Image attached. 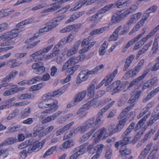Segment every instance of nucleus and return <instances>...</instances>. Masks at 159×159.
<instances>
[{"mask_svg":"<svg viewBox=\"0 0 159 159\" xmlns=\"http://www.w3.org/2000/svg\"><path fill=\"white\" fill-rule=\"evenodd\" d=\"M135 20L134 16L132 15L130 19L123 25L122 30L119 32V35H122L126 34L129 31L130 26L134 23Z\"/></svg>","mask_w":159,"mask_h":159,"instance_id":"obj_9","label":"nucleus"},{"mask_svg":"<svg viewBox=\"0 0 159 159\" xmlns=\"http://www.w3.org/2000/svg\"><path fill=\"white\" fill-rule=\"evenodd\" d=\"M17 139L13 137H10L6 139L1 143V145L3 146L10 145L13 144L16 142Z\"/></svg>","mask_w":159,"mask_h":159,"instance_id":"obj_26","label":"nucleus"},{"mask_svg":"<svg viewBox=\"0 0 159 159\" xmlns=\"http://www.w3.org/2000/svg\"><path fill=\"white\" fill-rule=\"evenodd\" d=\"M43 129V125L41 124H39L34 128L33 130L34 133H39L42 131Z\"/></svg>","mask_w":159,"mask_h":159,"instance_id":"obj_48","label":"nucleus"},{"mask_svg":"<svg viewBox=\"0 0 159 159\" xmlns=\"http://www.w3.org/2000/svg\"><path fill=\"white\" fill-rule=\"evenodd\" d=\"M106 29V27H103L98 29H95L92 31L90 34V35L93 36L94 35L100 34L103 32Z\"/></svg>","mask_w":159,"mask_h":159,"instance_id":"obj_31","label":"nucleus"},{"mask_svg":"<svg viewBox=\"0 0 159 159\" xmlns=\"http://www.w3.org/2000/svg\"><path fill=\"white\" fill-rule=\"evenodd\" d=\"M18 29H15L12 30L7 34H4L0 36V41L2 40L3 41L11 40L17 37L18 35Z\"/></svg>","mask_w":159,"mask_h":159,"instance_id":"obj_8","label":"nucleus"},{"mask_svg":"<svg viewBox=\"0 0 159 159\" xmlns=\"http://www.w3.org/2000/svg\"><path fill=\"white\" fill-rule=\"evenodd\" d=\"M157 120L153 116L151 117V118L147 122V126H151Z\"/></svg>","mask_w":159,"mask_h":159,"instance_id":"obj_64","label":"nucleus"},{"mask_svg":"<svg viewBox=\"0 0 159 159\" xmlns=\"http://www.w3.org/2000/svg\"><path fill=\"white\" fill-rule=\"evenodd\" d=\"M53 52L49 55H48V59H50L56 56L59 53L60 51L59 47L55 48V46L53 49Z\"/></svg>","mask_w":159,"mask_h":159,"instance_id":"obj_42","label":"nucleus"},{"mask_svg":"<svg viewBox=\"0 0 159 159\" xmlns=\"http://www.w3.org/2000/svg\"><path fill=\"white\" fill-rule=\"evenodd\" d=\"M31 144V142L30 140H28L25 142L22 143L20 145L18 146V148L20 149L24 148L27 147L28 145H30Z\"/></svg>","mask_w":159,"mask_h":159,"instance_id":"obj_51","label":"nucleus"},{"mask_svg":"<svg viewBox=\"0 0 159 159\" xmlns=\"http://www.w3.org/2000/svg\"><path fill=\"white\" fill-rule=\"evenodd\" d=\"M31 95L30 94L25 93L20 95L19 96V98L20 99L24 100L27 98H30Z\"/></svg>","mask_w":159,"mask_h":159,"instance_id":"obj_62","label":"nucleus"},{"mask_svg":"<svg viewBox=\"0 0 159 159\" xmlns=\"http://www.w3.org/2000/svg\"><path fill=\"white\" fill-rule=\"evenodd\" d=\"M125 146H122L121 147L120 150V155L122 156L128 155L131 152V150L128 148H125Z\"/></svg>","mask_w":159,"mask_h":159,"instance_id":"obj_35","label":"nucleus"},{"mask_svg":"<svg viewBox=\"0 0 159 159\" xmlns=\"http://www.w3.org/2000/svg\"><path fill=\"white\" fill-rule=\"evenodd\" d=\"M16 91L14 88L11 89L9 90L6 91L3 93V95L4 96H8L16 93Z\"/></svg>","mask_w":159,"mask_h":159,"instance_id":"obj_52","label":"nucleus"},{"mask_svg":"<svg viewBox=\"0 0 159 159\" xmlns=\"http://www.w3.org/2000/svg\"><path fill=\"white\" fill-rule=\"evenodd\" d=\"M51 94L46 93L42 97V101L39 102V107L40 108L44 109L52 108L56 111L58 107L57 100L52 98Z\"/></svg>","mask_w":159,"mask_h":159,"instance_id":"obj_2","label":"nucleus"},{"mask_svg":"<svg viewBox=\"0 0 159 159\" xmlns=\"http://www.w3.org/2000/svg\"><path fill=\"white\" fill-rule=\"evenodd\" d=\"M95 129H93L90 132L83 135L80 138L81 141L83 142L87 140L91 136L92 134L95 132Z\"/></svg>","mask_w":159,"mask_h":159,"instance_id":"obj_37","label":"nucleus"},{"mask_svg":"<svg viewBox=\"0 0 159 159\" xmlns=\"http://www.w3.org/2000/svg\"><path fill=\"white\" fill-rule=\"evenodd\" d=\"M63 91L62 89H59L57 91L53 92L52 93H47L51 94V96L52 97L55 96L61 95L64 92Z\"/></svg>","mask_w":159,"mask_h":159,"instance_id":"obj_45","label":"nucleus"},{"mask_svg":"<svg viewBox=\"0 0 159 159\" xmlns=\"http://www.w3.org/2000/svg\"><path fill=\"white\" fill-rule=\"evenodd\" d=\"M86 146L85 144L74 149L71 152L72 155L69 159H76L80 155L83 154L85 152V148Z\"/></svg>","mask_w":159,"mask_h":159,"instance_id":"obj_7","label":"nucleus"},{"mask_svg":"<svg viewBox=\"0 0 159 159\" xmlns=\"http://www.w3.org/2000/svg\"><path fill=\"white\" fill-rule=\"evenodd\" d=\"M157 8L158 7L157 5H153L150 7L148 10H146L144 15V16H145V18L144 19L145 20H147L148 18L149 17V14L150 13L155 12L156 11Z\"/></svg>","mask_w":159,"mask_h":159,"instance_id":"obj_22","label":"nucleus"},{"mask_svg":"<svg viewBox=\"0 0 159 159\" xmlns=\"http://www.w3.org/2000/svg\"><path fill=\"white\" fill-rule=\"evenodd\" d=\"M109 109V104H108L100 110L97 114V116L101 119L103 117V114Z\"/></svg>","mask_w":159,"mask_h":159,"instance_id":"obj_36","label":"nucleus"},{"mask_svg":"<svg viewBox=\"0 0 159 159\" xmlns=\"http://www.w3.org/2000/svg\"><path fill=\"white\" fill-rule=\"evenodd\" d=\"M129 0H119L114 4H110V8L117 7L120 8L125 7L128 4H129L130 2Z\"/></svg>","mask_w":159,"mask_h":159,"instance_id":"obj_12","label":"nucleus"},{"mask_svg":"<svg viewBox=\"0 0 159 159\" xmlns=\"http://www.w3.org/2000/svg\"><path fill=\"white\" fill-rule=\"evenodd\" d=\"M92 39V37L90 36L83 41L81 43V46L84 47L80 50V53L87 52L95 44V42H90Z\"/></svg>","mask_w":159,"mask_h":159,"instance_id":"obj_5","label":"nucleus"},{"mask_svg":"<svg viewBox=\"0 0 159 159\" xmlns=\"http://www.w3.org/2000/svg\"><path fill=\"white\" fill-rule=\"evenodd\" d=\"M70 67L74 66L75 63H78V60H77L76 57H72L70 58L66 62Z\"/></svg>","mask_w":159,"mask_h":159,"instance_id":"obj_39","label":"nucleus"},{"mask_svg":"<svg viewBox=\"0 0 159 159\" xmlns=\"http://www.w3.org/2000/svg\"><path fill=\"white\" fill-rule=\"evenodd\" d=\"M47 25L50 30H51L55 27L58 24L53 19L48 22Z\"/></svg>","mask_w":159,"mask_h":159,"instance_id":"obj_49","label":"nucleus"},{"mask_svg":"<svg viewBox=\"0 0 159 159\" xmlns=\"http://www.w3.org/2000/svg\"><path fill=\"white\" fill-rule=\"evenodd\" d=\"M159 30V25L154 28L151 32L148 34V36L150 38L154 35L157 31Z\"/></svg>","mask_w":159,"mask_h":159,"instance_id":"obj_58","label":"nucleus"},{"mask_svg":"<svg viewBox=\"0 0 159 159\" xmlns=\"http://www.w3.org/2000/svg\"><path fill=\"white\" fill-rule=\"evenodd\" d=\"M79 66L77 65L72 67H70L67 70V73L70 75H72L74 72L79 68Z\"/></svg>","mask_w":159,"mask_h":159,"instance_id":"obj_44","label":"nucleus"},{"mask_svg":"<svg viewBox=\"0 0 159 159\" xmlns=\"http://www.w3.org/2000/svg\"><path fill=\"white\" fill-rule=\"evenodd\" d=\"M30 102L26 101H24L23 102H14L13 103V106L15 107L21 106L28 105Z\"/></svg>","mask_w":159,"mask_h":159,"instance_id":"obj_56","label":"nucleus"},{"mask_svg":"<svg viewBox=\"0 0 159 159\" xmlns=\"http://www.w3.org/2000/svg\"><path fill=\"white\" fill-rule=\"evenodd\" d=\"M104 66L102 64L96 67L93 70L90 71L83 70L81 71L77 77L76 83L80 84L89 78V75L97 73L100 70L104 68Z\"/></svg>","mask_w":159,"mask_h":159,"instance_id":"obj_3","label":"nucleus"},{"mask_svg":"<svg viewBox=\"0 0 159 159\" xmlns=\"http://www.w3.org/2000/svg\"><path fill=\"white\" fill-rule=\"evenodd\" d=\"M84 14V11L79 12L75 13L72 14L66 22V23H69L73 21Z\"/></svg>","mask_w":159,"mask_h":159,"instance_id":"obj_20","label":"nucleus"},{"mask_svg":"<svg viewBox=\"0 0 159 159\" xmlns=\"http://www.w3.org/2000/svg\"><path fill=\"white\" fill-rule=\"evenodd\" d=\"M97 102V99L96 98H93L90 101H88L87 103L85 104L86 105V106H87V107H89V109L91 107L93 106L94 107H95L96 106V104Z\"/></svg>","mask_w":159,"mask_h":159,"instance_id":"obj_40","label":"nucleus"},{"mask_svg":"<svg viewBox=\"0 0 159 159\" xmlns=\"http://www.w3.org/2000/svg\"><path fill=\"white\" fill-rule=\"evenodd\" d=\"M109 136L108 133H107L106 129L103 127L101 128L95 132L93 135L94 137H96L95 140V143L102 139L104 140Z\"/></svg>","mask_w":159,"mask_h":159,"instance_id":"obj_6","label":"nucleus"},{"mask_svg":"<svg viewBox=\"0 0 159 159\" xmlns=\"http://www.w3.org/2000/svg\"><path fill=\"white\" fill-rule=\"evenodd\" d=\"M134 58V56L131 55L128 57L123 67V70L126 71L128 68L130 64L133 60Z\"/></svg>","mask_w":159,"mask_h":159,"instance_id":"obj_23","label":"nucleus"},{"mask_svg":"<svg viewBox=\"0 0 159 159\" xmlns=\"http://www.w3.org/2000/svg\"><path fill=\"white\" fill-rule=\"evenodd\" d=\"M108 44V43L105 41L100 47L99 49V53L100 55L102 56L105 54L107 48Z\"/></svg>","mask_w":159,"mask_h":159,"instance_id":"obj_30","label":"nucleus"},{"mask_svg":"<svg viewBox=\"0 0 159 159\" xmlns=\"http://www.w3.org/2000/svg\"><path fill=\"white\" fill-rule=\"evenodd\" d=\"M53 46V45H50L43 49H40L32 54L30 56V57L31 58L27 59L26 63L28 64L33 61L34 57L35 56L48 52L51 49Z\"/></svg>","mask_w":159,"mask_h":159,"instance_id":"obj_4","label":"nucleus"},{"mask_svg":"<svg viewBox=\"0 0 159 159\" xmlns=\"http://www.w3.org/2000/svg\"><path fill=\"white\" fill-rule=\"evenodd\" d=\"M147 118V116H144L140 120H139L136 125L134 129V131H136L140 129L143 125Z\"/></svg>","mask_w":159,"mask_h":159,"instance_id":"obj_29","label":"nucleus"},{"mask_svg":"<svg viewBox=\"0 0 159 159\" xmlns=\"http://www.w3.org/2000/svg\"><path fill=\"white\" fill-rule=\"evenodd\" d=\"M130 10H129L128 9L124 11L123 13L120 14L122 20L131 13V11H130Z\"/></svg>","mask_w":159,"mask_h":159,"instance_id":"obj_63","label":"nucleus"},{"mask_svg":"<svg viewBox=\"0 0 159 159\" xmlns=\"http://www.w3.org/2000/svg\"><path fill=\"white\" fill-rule=\"evenodd\" d=\"M74 145V143L72 140H68L66 141L62 145L61 149L68 148Z\"/></svg>","mask_w":159,"mask_h":159,"instance_id":"obj_34","label":"nucleus"},{"mask_svg":"<svg viewBox=\"0 0 159 159\" xmlns=\"http://www.w3.org/2000/svg\"><path fill=\"white\" fill-rule=\"evenodd\" d=\"M61 5L57 1L50 5V7L48 8L47 10L48 11H52L57 10L61 7Z\"/></svg>","mask_w":159,"mask_h":159,"instance_id":"obj_32","label":"nucleus"},{"mask_svg":"<svg viewBox=\"0 0 159 159\" xmlns=\"http://www.w3.org/2000/svg\"><path fill=\"white\" fill-rule=\"evenodd\" d=\"M47 25L50 30H51L55 27L58 24L53 19L48 22Z\"/></svg>","mask_w":159,"mask_h":159,"instance_id":"obj_50","label":"nucleus"},{"mask_svg":"<svg viewBox=\"0 0 159 159\" xmlns=\"http://www.w3.org/2000/svg\"><path fill=\"white\" fill-rule=\"evenodd\" d=\"M61 111H58L57 112L53 114L52 115L48 116L42 120L43 124H46L55 120L62 113Z\"/></svg>","mask_w":159,"mask_h":159,"instance_id":"obj_15","label":"nucleus"},{"mask_svg":"<svg viewBox=\"0 0 159 159\" xmlns=\"http://www.w3.org/2000/svg\"><path fill=\"white\" fill-rule=\"evenodd\" d=\"M123 87V84L120 83V81L117 80L110 85V89L113 90L114 92L116 93L121 90Z\"/></svg>","mask_w":159,"mask_h":159,"instance_id":"obj_13","label":"nucleus"},{"mask_svg":"<svg viewBox=\"0 0 159 159\" xmlns=\"http://www.w3.org/2000/svg\"><path fill=\"white\" fill-rule=\"evenodd\" d=\"M158 37L155 38L152 48L149 52V56L150 57L155 56L158 51Z\"/></svg>","mask_w":159,"mask_h":159,"instance_id":"obj_11","label":"nucleus"},{"mask_svg":"<svg viewBox=\"0 0 159 159\" xmlns=\"http://www.w3.org/2000/svg\"><path fill=\"white\" fill-rule=\"evenodd\" d=\"M120 14L115 13L111 16L110 25H112L119 22L122 20Z\"/></svg>","mask_w":159,"mask_h":159,"instance_id":"obj_16","label":"nucleus"},{"mask_svg":"<svg viewBox=\"0 0 159 159\" xmlns=\"http://www.w3.org/2000/svg\"><path fill=\"white\" fill-rule=\"evenodd\" d=\"M95 85L92 84H90L88 89V94L90 96L93 97L95 93Z\"/></svg>","mask_w":159,"mask_h":159,"instance_id":"obj_38","label":"nucleus"},{"mask_svg":"<svg viewBox=\"0 0 159 159\" xmlns=\"http://www.w3.org/2000/svg\"><path fill=\"white\" fill-rule=\"evenodd\" d=\"M101 119L97 116L96 119L94 117H92L88 119L84 124L83 126H80L74 129L71 130L70 135L71 136L74 134H76L78 132L82 134L87 131L91 127H94L100 122Z\"/></svg>","mask_w":159,"mask_h":159,"instance_id":"obj_1","label":"nucleus"},{"mask_svg":"<svg viewBox=\"0 0 159 159\" xmlns=\"http://www.w3.org/2000/svg\"><path fill=\"white\" fill-rule=\"evenodd\" d=\"M104 84L106 86L109 85V76H107L105 77L103 80L97 85L96 89H99Z\"/></svg>","mask_w":159,"mask_h":159,"instance_id":"obj_28","label":"nucleus"},{"mask_svg":"<svg viewBox=\"0 0 159 159\" xmlns=\"http://www.w3.org/2000/svg\"><path fill=\"white\" fill-rule=\"evenodd\" d=\"M155 131L156 130L153 129L152 128L150 129L146 134L143 138V139L145 140H146L149 138H150L152 135H153Z\"/></svg>","mask_w":159,"mask_h":159,"instance_id":"obj_41","label":"nucleus"},{"mask_svg":"<svg viewBox=\"0 0 159 159\" xmlns=\"http://www.w3.org/2000/svg\"><path fill=\"white\" fill-rule=\"evenodd\" d=\"M157 84V80L152 79L148 80L145 83L143 86L142 89L145 90L148 88H151L153 86H155Z\"/></svg>","mask_w":159,"mask_h":159,"instance_id":"obj_17","label":"nucleus"},{"mask_svg":"<svg viewBox=\"0 0 159 159\" xmlns=\"http://www.w3.org/2000/svg\"><path fill=\"white\" fill-rule=\"evenodd\" d=\"M144 62V61L143 59L141 60L138 63L137 66L134 68L137 73H138L140 69L142 67Z\"/></svg>","mask_w":159,"mask_h":159,"instance_id":"obj_53","label":"nucleus"},{"mask_svg":"<svg viewBox=\"0 0 159 159\" xmlns=\"http://www.w3.org/2000/svg\"><path fill=\"white\" fill-rule=\"evenodd\" d=\"M18 72L17 71L13 70L9 74L2 80V81L6 82L9 81L12 79L17 74Z\"/></svg>","mask_w":159,"mask_h":159,"instance_id":"obj_24","label":"nucleus"},{"mask_svg":"<svg viewBox=\"0 0 159 159\" xmlns=\"http://www.w3.org/2000/svg\"><path fill=\"white\" fill-rule=\"evenodd\" d=\"M87 107L85 104L84 105L79 109L77 112V114H79L82 113H85V111L89 109V107Z\"/></svg>","mask_w":159,"mask_h":159,"instance_id":"obj_61","label":"nucleus"},{"mask_svg":"<svg viewBox=\"0 0 159 159\" xmlns=\"http://www.w3.org/2000/svg\"><path fill=\"white\" fill-rule=\"evenodd\" d=\"M159 92V87H158L156 89L152 91L143 100V102L145 103L147 102L149 99L152 98L154 96L157 94Z\"/></svg>","mask_w":159,"mask_h":159,"instance_id":"obj_19","label":"nucleus"},{"mask_svg":"<svg viewBox=\"0 0 159 159\" xmlns=\"http://www.w3.org/2000/svg\"><path fill=\"white\" fill-rule=\"evenodd\" d=\"M17 114V110H15L11 113L9 114L7 117V119L8 120H12L14 118Z\"/></svg>","mask_w":159,"mask_h":159,"instance_id":"obj_46","label":"nucleus"},{"mask_svg":"<svg viewBox=\"0 0 159 159\" xmlns=\"http://www.w3.org/2000/svg\"><path fill=\"white\" fill-rule=\"evenodd\" d=\"M43 144L44 142L42 141L40 142L36 141L33 142L30 145L28 150V153H31L33 152L38 151L42 148Z\"/></svg>","mask_w":159,"mask_h":159,"instance_id":"obj_10","label":"nucleus"},{"mask_svg":"<svg viewBox=\"0 0 159 159\" xmlns=\"http://www.w3.org/2000/svg\"><path fill=\"white\" fill-rule=\"evenodd\" d=\"M20 128V125H17L16 126L9 127L8 128V129L10 132H13L18 131Z\"/></svg>","mask_w":159,"mask_h":159,"instance_id":"obj_60","label":"nucleus"},{"mask_svg":"<svg viewBox=\"0 0 159 159\" xmlns=\"http://www.w3.org/2000/svg\"><path fill=\"white\" fill-rule=\"evenodd\" d=\"M141 92L140 91L137 92L135 94L132 95L128 101V103L130 104L134 102L140 96Z\"/></svg>","mask_w":159,"mask_h":159,"instance_id":"obj_33","label":"nucleus"},{"mask_svg":"<svg viewBox=\"0 0 159 159\" xmlns=\"http://www.w3.org/2000/svg\"><path fill=\"white\" fill-rule=\"evenodd\" d=\"M124 127L119 123L114 127V125H111L110 129H112L111 132H110V135H112L115 133L120 131Z\"/></svg>","mask_w":159,"mask_h":159,"instance_id":"obj_27","label":"nucleus"},{"mask_svg":"<svg viewBox=\"0 0 159 159\" xmlns=\"http://www.w3.org/2000/svg\"><path fill=\"white\" fill-rule=\"evenodd\" d=\"M94 145L93 143L90 144L87 148V151L89 153L93 154L96 153L95 147H94Z\"/></svg>","mask_w":159,"mask_h":159,"instance_id":"obj_47","label":"nucleus"},{"mask_svg":"<svg viewBox=\"0 0 159 159\" xmlns=\"http://www.w3.org/2000/svg\"><path fill=\"white\" fill-rule=\"evenodd\" d=\"M85 52H83L82 53L80 52V50L79 51V53L80 55L79 56L76 57L77 60H78V62L80 61H82L84 59H85L88 60L89 58L90 57H86L85 55L84 54Z\"/></svg>","mask_w":159,"mask_h":159,"instance_id":"obj_43","label":"nucleus"},{"mask_svg":"<svg viewBox=\"0 0 159 159\" xmlns=\"http://www.w3.org/2000/svg\"><path fill=\"white\" fill-rule=\"evenodd\" d=\"M56 147L54 146L51 147L48 149L43 155V157L44 158L49 156L56 149Z\"/></svg>","mask_w":159,"mask_h":159,"instance_id":"obj_54","label":"nucleus"},{"mask_svg":"<svg viewBox=\"0 0 159 159\" xmlns=\"http://www.w3.org/2000/svg\"><path fill=\"white\" fill-rule=\"evenodd\" d=\"M137 73V72H136L135 70L133 68V69L129 70L125 74V75L126 77L129 78L133 76L134 75H136Z\"/></svg>","mask_w":159,"mask_h":159,"instance_id":"obj_59","label":"nucleus"},{"mask_svg":"<svg viewBox=\"0 0 159 159\" xmlns=\"http://www.w3.org/2000/svg\"><path fill=\"white\" fill-rule=\"evenodd\" d=\"M122 28L121 25H120L115 29L112 34L110 36V41H115L117 39L119 32Z\"/></svg>","mask_w":159,"mask_h":159,"instance_id":"obj_21","label":"nucleus"},{"mask_svg":"<svg viewBox=\"0 0 159 159\" xmlns=\"http://www.w3.org/2000/svg\"><path fill=\"white\" fill-rule=\"evenodd\" d=\"M87 2V1H85V0H83L82 2H81L78 4L77 6H75L73 8H71V11H75L76 10L80 7H81L82 6L85 4Z\"/></svg>","mask_w":159,"mask_h":159,"instance_id":"obj_57","label":"nucleus"},{"mask_svg":"<svg viewBox=\"0 0 159 159\" xmlns=\"http://www.w3.org/2000/svg\"><path fill=\"white\" fill-rule=\"evenodd\" d=\"M66 43H67V42L66 41V38H64L60 40L57 44L55 46V48L62 47Z\"/></svg>","mask_w":159,"mask_h":159,"instance_id":"obj_55","label":"nucleus"},{"mask_svg":"<svg viewBox=\"0 0 159 159\" xmlns=\"http://www.w3.org/2000/svg\"><path fill=\"white\" fill-rule=\"evenodd\" d=\"M87 94V91L84 90L77 93L75 97V102H79L81 101L84 98Z\"/></svg>","mask_w":159,"mask_h":159,"instance_id":"obj_18","label":"nucleus"},{"mask_svg":"<svg viewBox=\"0 0 159 159\" xmlns=\"http://www.w3.org/2000/svg\"><path fill=\"white\" fill-rule=\"evenodd\" d=\"M30 111L31 108L28 107L23 109L20 113V117L22 118L28 117L30 113Z\"/></svg>","mask_w":159,"mask_h":159,"instance_id":"obj_25","label":"nucleus"},{"mask_svg":"<svg viewBox=\"0 0 159 159\" xmlns=\"http://www.w3.org/2000/svg\"><path fill=\"white\" fill-rule=\"evenodd\" d=\"M61 111H58L57 112L53 114L52 115L48 116L42 120L43 124H46L55 120L62 113Z\"/></svg>","mask_w":159,"mask_h":159,"instance_id":"obj_14","label":"nucleus"}]
</instances>
